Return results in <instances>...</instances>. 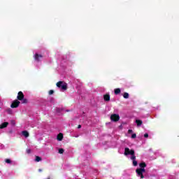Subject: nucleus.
<instances>
[{
    "instance_id": "a211bd4d",
    "label": "nucleus",
    "mask_w": 179,
    "mask_h": 179,
    "mask_svg": "<svg viewBox=\"0 0 179 179\" xmlns=\"http://www.w3.org/2000/svg\"><path fill=\"white\" fill-rule=\"evenodd\" d=\"M64 109L63 108H56V111L57 113H62V111Z\"/></svg>"
},
{
    "instance_id": "20e7f679",
    "label": "nucleus",
    "mask_w": 179,
    "mask_h": 179,
    "mask_svg": "<svg viewBox=\"0 0 179 179\" xmlns=\"http://www.w3.org/2000/svg\"><path fill=\"white\" fill-rule=\"evenodd\" d=\"M110 120H111V121H113L114 122H117V121H120V115H118V114L111 115Z\"/></svg>"
},
{
    "instance_id": "6ab92c4d",
    "label": "nucleus",
    "mask_w": 179,
    "mask_h": 179,
    "mask_svg": "<svg viewBox=\"0 0 179 179\" xmlns=\"http://www.w3.org/2000/svg\"><path fill=\"white\" fill-rule=\"evenodd\" d=\"M64 150L63 148L59 149V153L60 155H63V154H64Z\"/></svg>"
},
{
    "instance_id": "f257e3e1",
    "label": "nucleus",
    "mask_w": 179,
    "mask_h": 179,
    "mask_svg": "<svg viewBox=\"0 0 179 179\" xmlns=\"http://www.w3.org/2000/svg\"><path fill=\"white\" fill-rule=\"evenodd\" d=\"M146 170L145 168H139L136 169V173L138 176V177H140V178L143 179L145 178V176H143V173H145Z\"/></svg>"
},
{
    "instance_id": "f03ea898",
    "label": "nucleus",
    "mask_w": 179,
    "mask_h": 179,
    "mask_svg": "<svg viewBox=\"0 0 179 179\" xmlns=\"http://www.w3.org/2000/svg\"><path fill=\"white\" fill-rule=\"evenodd\" d=\"M56 86L61 87L62 90H66L68 89V84L64 81L57 82Z\"/></svg>"
},
{
    "instance_id": "0eeeda50",
    "label": "nucleus",
    "mask_w": 179,
    "mask_h": 179,
    "mask_svg": "<svg viewBox=\"0 0 179 179\" xmlns=\"http://www.w3.org/2000/svg\"><path fill=\"white\" fill-rule=\"evenodd\" d=\"M41 58H43L42 55H38V53L35 54V55H34L35 61H36L37 62H40Z\"/></svg>"
},
{
    "instance_id": "6e6552de",
    "label": "nucleus",
    "mask_w": 179,
    "mask_h": 179,
    "mask_svg": "<svg viewBox=\"0 0 179 179\" xmlns=\"http://www.w3.org/2000/svg\"><path fill=\"white\" fill-rule=\"evenodd\" d=\"M9 125V122H5L0 124V129H3V128H6Z\"/></svg>"
},
{
    "instance_id": "1a4fd4ad",
    "label": "nucleus",
    "mask_w": 179,
    "mask_h": 179,
    "mask_svg": "<svg viewBox=\"0 0 179 179\" xmlns=\"http://www.w3.org/2000/svg\"><path fill=\"white\" fill-rule=\"evenodd\" d=\"M57 141H62V139H64V134H62V133H59L57 135Z\"/></svg>"
},
{
    "instance_id": "c756f323",
    "label": "nucleus",
    "mask_w": 179,
    "mask_h": 179,
    "mask_svg": "<svg viewBox=\"0 0 179 179\" xmlns=\"http://www.w3.org/2000/svg\"><path fill=\"white\" fill-rule=\"evenodd\" d=\"M38 171H39V172H41V171H43V170H41V169H38Z\"/></svg>"
},
{
    "instance_id": "393cba45",
    "label": "nucleus",
    "mask_w": 179,
    "mask_h": 179,
    "mask_svg": "<svg viewBox=\"0 0 179 179\" xmlns=\"http://www.w3.org/2000/svg\"><path fill=\"white\" fill-rule=\"evenodd\" d=\"M26 152H27V153L28 155H30V154L31 153V150L27 149V150H26Z\"/></svg>"
},
{
    "instance_id": "f3484780",
    "label": "nucleus",
    "mask_w": 179,
    "mask_h": 179,
    "mask_svg": "<svg viewBox=\"0 0 179 179\" xmlns=\"http://www.w3.org/2000/svg\"><path fill=\"white\" fill-rule=\"evenodd\" d=\"M42 159H41V157H39V156H36V159H35V162H41Z\"/></svg>"
},
{
    "instance_id": "a878e982",
    "label": "nucleus",
    "mask_w": 179,
    "mask_h": 179,
    "mask_svg": "<svg viewBox=\"0 0 179 179\" xmlns=\"http://www.w3.org/2000/svg\"><path fill=\"white\" fill-rule=\"evenodd\" d=\"M135 138H136V134H133L131 135V138H132V139H135Z\"/></svg>"
},
{
    "instance_id": "7c9ffc66",
    "label": "nucleus",
    "mask_w": 179,
    "mask_h": 179,
    "mask_svg": "<svg viewBox=\"0 0 179 179\" xmlns=\"http://www.w3.org/2000/svg\"><path fill=\"white\" fill-rule=\"evenodd\" d=\"M48 179H50V177H49V178H48Z\"/></svg>"
},
{
    "instance_id": "4be33fe9",
    "label": "nucleus",
    "mask_w": 179,
    "mask_h": 179,
    "mask_svg": "<svg viewBox=\"0 0 179 179\" xmlns=\"http://www.w3.org/2000/svg\"><path fill=\"white\" fill-rule=\"evenodd\" d=\"M133 166H138V162L136 159L133 161Z\"/></svg>"
},
{
    "instance_id": "7ed1b4c3",
    "label": "nucleus",
    "mask_w": 179,
    "mask_h": 179,
    "mask_svg": "<svg viewBox=\"0 0 179 179\" xmlns=\"http://www.w3.org/2000/svg\"><path fill=\"white\" fill-rule=\"evenodd\" d=\"M20 104V101L19 100L15 99L13 101V103L10 105L11 108H17Z\"/></svg>"
},
{
    "instance_id": "aec40b11",
    "label": "nucleus",
    "mask_w": 179,
    "mask_h": 179,
    "mask_svg": "<svg viewBox=\"0 0 179 179\" xmlns=\"http://www.w3.org/2000/svg\"><path fill=\"white\" fill-rule=\"evenodd\" d=\"M131 159L133 160V161L136 160V157L135 156V154L131 155Z\"/></svg>"
},
{
    "instance_id": "5701e85b",
    "label": "nucleus",
    "mask_w": 179,
    "mask_h": 179,
    "mask_svg": "<svg viewBox=\"0 0 179 179\" xmlns=\"http://www.w3.org/2000/svg\"><path fill=\"white\" fill-rule=\"evenodd\" d=\"M10 124L11 125H13V127H15V125H16V122L15 120H11L10 121Z\"/></svg>"
},
{
    "instance_id": "c85d7f7f",
    "label": "nucleus",
    "mask_w": 179,
    "mask_h": 179,
    "mask_svg": "<svg viewBox=\"0 0 179 179\" xmlns=\"http://www.w3.org/2000/svg\"><path fill=\"white\" fill-rule=\"evenodd\" d=\"M80 128H82V125L79 124V125L78 126V129H80Z\"/></svg>"
},
{
    "instance_id": "ddd939ff",
    "label": "nucleus",
    "mask_w": 179,
    "mask_h": 179,
    "mask_svg": "<svg viewBox=\"0 0 179 179\" xmlns=\"http://www.w3.org/2000/svg\"><path fill=\"white\" fill-rule=\"evenodd\" d=\"M139 167H141L140 169H145V167H146V163H145V162L140 163Z\"/></svg>"
},
{
    "instance_id": "9b49d317",
    "label": "nucleus",
    "mask_w": 179,
    "mask_h": 179,
    "mask_svg": "<svg viewBox=\"0 0 179 179\" xmlns=\"http://www.w3.org/2000/svg\"><path fill=\"white\" fill-rule=\"evenodd\" d=\"M22 134L23 136H24L25 138H29V131H22Z\"/></svg>"
},
{
    "instance_id": "f8f14e48",
    "label": "nucleus",
    "mask_w": 179,
    "mask_h": 179,
    "mask_svg": "<svg viewBox=\"0 0 179 179\" xmlns=\"http://www.w3.org/2000/svg\"><path fill=\"white\" fill-rule=\"evenodd\" d=\"M136 124H137V127H141V125H142L143 124V122L141 120H136Z\"/></svg>"
},
{
    "instance_id": "39448f33",
    "label": "nucleus",
    "mask_w": 179,
    "mask_h": 179,
    "mask_svg": "<svg viewBox=\"0 0 179 179\" xmlns=\"http://www.w3.org/2000/svg\"><path fill=\"white\" fill-rule=\"evenodd\" d=\"M128 155H135V150H129L128 148H124V155L128 156Z\"/></svg>"
},
{
    "instance_id": "412c9836",
    "label": "nucleus",
    "mask_w": 179,
    "mask_h": 179,
    "mask_svg": "<svg viewBox=\"0 0 179 179\" xmlns=\"http://www.w3.org/2000/svg\"><path fill=\"white\" fill-rule=\"evenodd\" d=\"M5 162H6V163H8V164H10V163H12V161L10 159H6L5 160Z\"/></svg>"
},
{
    "instance_id": "bb28decb",
    "label": "nucleus",
    "mask_w": 179,
    "mask_h": 179,
    "mask_svg": "<svg viewBox=\"0 0 179 179\" xmlns=\"http://www.w3.org/2000/svg\"><path fill=\"white\" fill-rule=\"evenodd\" d=\"M144 138H149V134H147V133H145V134H144Z\"/></svg>"
},
{
    "instance_id": "2eb2a0df",
    "label": "nucleus",
    "mask_w": 179,
    "mask_h": 179,
    "mask_svg": "<svg viewBox=\"0 0 179 179\" xmlns=\"http://www.w3.org/2000/svg\"><path fill=\"white\" fill-rule=\"evenodd\" d=\"M123 97L124 99H129V94H128L127 92H124L123 94Z\"/></svg>"
},
{
    "instance_id": "b1692460",
    "label": "nucleus",
    "mask_w": 179,
    "mask_h": 179,
    "mask_svg": "<svg viewBox=\"0 0 179 179\" xmlns=\"http://www.w3.org/2000/svg\"><path fill=\"white\" fill-rule=\"evenodd\" d=\"M48 94H50V96H51V94H54V90H50L48 92Z\"/></svg>"
},
{
    "instance_id": "cd10ccee",
    "label": "nucleus",
    "mask_w": 179,
    "mask_h": 179,
    "mask_svg": "<svg viewBox=\"0 0 179 179\" xmlns=\"http://www.w3.org/2000/svg\"><path fill=\"white\" fill-rule=\"evenodd\" d=\"M132 132H133L132 129H129L128 130V134H132Z\"/></svg>"
},
{
    "instance_id": "9d476101",
    "label": "nucleus",
    "mask_w": 179,
    "mask_h": 179,
    "mask_svg": "<svg viewBox=\"0 0 179 179\" xmlns=\"http://www.w3.org/2000/svg\"><path fill=\"white\" fill-rule=\"evenodd\" d=\"M103 100L106 101H110V94H106L103 96Z\"/></svg>"
},
{
    "instance_id": "4468645a",
    "label": "nucleus",
    "mask_w": 179,
    "mask_h": 179,
    "mask_svg": "<svg viewBox=\"0 0 179 179\" xmlns=\"http://www.w3.org/2000/svg\"><path fill=\"white\" fill-rule=\"evenodd\" d=\"M114 92H115V94H116V95L120 94V93H121V89L116 88V89H115Z\"/></svg>"
},
{
    "instance_id": "423d86ee",
    "label": "nucleus",
    "mask_w": 179,
    "mask_h": 179,
    "mask_svg": "<svg viewBox=\"0 0 179 179\" xmlns=\"http://www.w3.org/2000/svg\"><path fill=\"white\" fill-rule=\"evenodd\" d=\"M17 99L20 101H22L23 100V99H24V94H23L22 92L20 91L18 92L17 96Z\"/></svg>"
},
{
    "instance_id": "dca6fc26",
    "label": "nucleus",
    "mask_w": 179,
    "mask_h": 179,
    "mask_svg": "<svg viewBox=\"0 0 179 179\" xmlns=\"http://www.w3.org/2000/svg\"><path fill=\"white\" fill-rule=\"evenodd\" d=\"M21 101L22 104H27V103H29V101L27 100V99H24V98H23V99Z\"/></svg>"
}]
</instances>
